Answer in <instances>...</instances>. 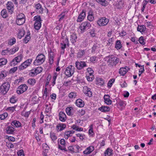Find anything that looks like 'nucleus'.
<instances>
[{"mask_svg":"<svg viewBox=\"0 0 156 156\" xmlns=\"http://www.w3.org/2000/svg\"><path fill=\"white\" fill-rule=\"evenodd\" d=\"M104 59L107 61L108 66L111 67L115 66L119 62V59L113 55L106 57Z\"/></svg>","mask_w":156,"mask_h":156,"instance_id":"f257e3e1","label":"nucleus"},{"mask_svg":"<svg viewBox=\"0 0 156 156\" xmlns=\"http://www.w3.org/2000/svg\"><path fill=\"white\" fill-rule=\"evenodd\" d=\"M57 76V74L56 73L55 74L52 78L51 75H48L45 81V85L48 80V87H50L52 88L55 84V81Z\"/></svg>","mask_w":156,"mask_h":156,"instance_id":"f03ea898","label":"nucleus"},{"mask_svg":"<svg viewBox=\"0 0 156 156\" xmlns=\"http://www.w3.org/2000/svg\"><path fill=\"white\" fill-rule=\"evenodd\" d=\"M91 27L90 23L88 21L83 22L79 27V31L81 33L84 32L86 30L90 29Z\"/></svg>","mask_w":156,"mask_h":156,"instance_id":"7ed1b4c3","label":"nucleus"},{"mask_svg":"<svg viewBox=\"0 0 156 156\" xmlns=\"http://www.w3.org/2000/svg\"><path fill=\"white\" fill-rule=\"evenodd\" d=\"M45 59V57L44 55L42 54H39L34 61V64L35 66L40 65L44 62Z\"/></svg>","mask_w":156,"mask_h":156,"instance_id":"20e7f679","label":"nucleus"},{"mask_svg":"<svg viewBox=\"0 0 156 156\" xmlns=\"http://www.w3.org/2000/svg\"><path fill=\"white\" fill-rule=\"evenodd\" d=\"M25 20V16L23 13H20L17 15L16 22L17 25H20L23 24Z\"/></svg>","mask_w":156,"mask_h":156,"instance_id":"39448f33","label":"nucleus"},{"mask_svg":"<svg viewBox=\"0 0 156 156\" xmlns=\"http://www.w3.org/2000/svg\"><path fill=\"white\" fill-rule=\"evenodd\" d=\"M58 142L60 144L58 145V147L59 149L64 151H67V149L66 147V142L64 139L63 138L60 139H58Z\"/></svg>","mask_w":156,"mask_h":156,"instance_id":"423d86ee","label":"nucleus"},{"mask_svg":"<svg viewBox=\"0 0 156 156\" xmlns=\"http://www.w3.org/2000/svg\"><path fill=\"white\" fill-rule=\"evenodd\" d=\"M10 86V84L9 83H4L0 87V92L4 94H6L9 90Z\"/></svg>","mask_w":156,"mask_h":156,"instance_id":"0eeeda50","label":"nucleus"},{"mask_svg":"<svg viewBox=\"0 0 156 156\" xmlns=\"http://www.w3.org/2000/svg\"><path fill=\"white\" fill-rule=\"evenodd\" d=\"M74 69L75 68L73 66L70 65L66 68L64 73L67 76L69 77L74 73Z\"/></svg>","mask_w":156,"mask_h":156,"instance_id":"6e6552de","label":"nucleus"},{"mask_svg":"<svg viewBox=\"0 0 156 156\" xmlns=\"http://www.w3.org/2000/svg\"><path fill=\"white\" fill-rule=\"evenodd\" d=\"M32 61V59L30 58L27 59L19 66V69L21 70L26 68L30 66Z\"/></svg>","mask_w":156,"mask_h":156,"instance_id":"1a4fd4ad","label":"nucleus"},{"mask_svg":"<svg viewBox=\"0 0 156 156\" xmlns=\"http://www.w3.org/2000/svg\"><path fill=\"white\" fill-rule=\"evenodd\" d=\"M23 56L22 54H20L17 56L15 57L11 62V66H14L20 62L23 59Z\"/></svg>","mask_w":156,"mask_h":156,"instance_id":"9d476101","label":"nucleus"},{"mask_svg":"<svg viewBox=\"0 0 156 156\" xmlns=\"http://www.w3.org/2000/svg\"><path fill=\"white\" fill-rule=\"evenodd\" d=\"M109 22V20L105 17H103L99 19L97 21V23L100 26H103L107 25Z\"/></svg>","mask_w":156,"mask_h":156,"instance_id":"9b49d317","label":"nucleus"},{"mask_svg":"<svg viewBox=\"0 0 156 156\" xmlns=\"http://www.w3.org/2000/svg\"><path fill=\"white\" fill-rule=\"evenodd\" d=\"M48 82H46V84L45 85V88L43 90V98L45 99L46 98L47 96L49 95V92H50L51 87H48Z\"/></svg>","mask_w":156,"mask_h":156,"instance_id":"f8f14e48","label":"nucleus"},{"mask_svg":"<svg viewBox=\"0 0 156 156\" xmlns=\"http://www.w3.org/2000/svg\"><path fill=\"white\" fill-rule=\"evenodd\" d=\"M27 88V86L25 84H22L18 87L16 92L19 94H20L26 91Z\"/></svg>","mask_w":156,"mask_h":156,"instance_id":"ddd939ff","label":"nucleus"},{"mask_svg":"<svg viewBox=\"0 0 156 156\" xmlns=\"http://www.w3.org/2000/svg\"><path fill=\"white\" fill-rule=\"evenodd\" d=\"M34 8L35 11L39 14H42L43 12V8L41 5L40 3L35 4Z\"/></svg>","mask_w":156,"mask_h":156,"instance_id":"4468645a","label":"nucleus"},{"mask_svg":"<svg viewBox=\"0 0 156 156\" xmlns=\"http://www.w3.org/2000/svg\"><path fill=\"white\" fill-rule=\"evenodd\" d=\"M46 107L45 113L47 116H49L51 113L52 105L48 102H46L45 104Z\"/></svg>","mask_w":156,"mask_h":156,"instance_id":"2eb2a0df","label":"nucleus"},{"mask_svg":"<svg viewBox=\"0 0 156 156\" xmlns=\"http://www.w3.org/2000/svg\"><path fill=\"white\" fill-rule=\"evenodd\" d=\"M75 64L76 67L78 69H82L84 67L87 66L86 63L84 61L76 62Z\"/></svg>","mask_w":156,"mask_h":156,"instance_id":"dca6fc26","label":"nucleus"},{"mask_svg":"<svg viewBox=\"0 0 156 156\" xmlns=\"http://www.w3.org/2000/svg\"><path fill=\"white\" fill-rule=\"evenodd\" d=\"M83 91L86 96L89 97L92 96V92L91 89L87 86H85L83 87Z\"/></svg>","mask_w":156,"mask_h":156,"instance_id":"f3484780","label":"nucleus"},{"mask_svg":"<svg viewBox=\"0 0 156 156\" xmlns=\"http://www.w3.org/2000/svg\"><path fill=\"white\" fill-rule=\"evenodd\" d=\"M125 6L124 0H118L116 3L115 6L119 9H122Z\"/></svg>","mask_w":156,"mask_h":156,"instance_id":"a211bd4d","label":"nucleus"},{"mask_svg":"<svg viewBox=\"0 0 156 156\" xmlns=\"http://www.w3.org/2000/svg\"><path fill=\"white\" fill-rule=\"evenodd\" d=\"M86 17L85 11L84 10H83L82 12L79 15L77 21L78 22H80L83 21Z\"/></svg>","mask_w":156,"mask_h":156,"instance_id":"6ab92c4d","label":"nucleus"},{"mask_svg":"<svg viewBox=\"0 0 156 156\" xmlns=\"http://www.w3.org/2000/svg\"><path fill=\"white\" fill-rule=\"evenodd\" d=\"M87 19L90 22L94 20V13L92 10L90 9L89 11L87 16Z\"/></svg>","mask_w":156,"mask_h":156,"instance_id":"aec40b11","label":"nucleus"},{"mask_svg":"<svg viewBox=\"0 0 156 156\" xmlns=\"http://www.w3.org/2000/svg\"><path fill=\"white\" fill-rule=\"evenodd\" d=\"M129 69V68L127 66L121 67L119 69V73L121 75L123 76L126 74Z\"/></svg>","mask_w":156,"mask_h":156,"instance_id":"412c9836","label":"nucleus"},{"mask_svg":"<svg viewBox=\"0 0 156 156\" xmlns=\"http://www.w3.org/2000/svg\"><path fill=\"white\" fill-rule=\"evenodd\" d=\"M94 146H89L83 151V153L86 155L90 154L94 151Z\"/></svg>","mask_w":156,"mask_h":156,"instance_id":"4be33fe9","label":"nucleus"},{"mask_svg":"<svg viewBox=\"0 0 156 156\" xmlns=\"http://www.w3.org/2000/svg\"><path fill=\"white\" fill-rule=\"evenodd\" d=\"M69 44V41L68 39L67 38L64 39L61 43V47L63 51V53H64V49L66 48L67 45H68Z\"/></svg>","mask_w":156,"mask_h":156,"instance_id":"5701e85b","label":"nucleus"},{"mask_svg":"<svg viewBox=\"0 0 156 156\" xmlns=\"http://www.w3.org/2000/svg\"><path fill=\"white\" fill-rule=\"evenodd\" d=\"M6 6L8 11L12 13L14 10L13 4L11 2H8L6 4Z\"/></svg>","mask_w":156,"mask_h":156,"instance_id":"b1692460","label":"nucleus"},{"mask_svg":"<svg viewBox=\"0 0 156 156\" xmlns=\"http://www.w3.org/2000/svg\"><path fill=\"white\" fill-rule=\"evenodd\" d=\"M66 127L65 124L61 123L57 125L56 127V129L58 132L60 131L64 130Z\"/></svg>","mask_w":156,"mask_h":156,"instance_id":"393cba45","label":"nucleus"},{"mask_svg":"<svg viewBox=\"0 0 156 156\" xmlns=\"http://www.w3.org/2000/svg\"><path fill=\"white\" fill-rule=\"evenodd\" d=\"M100 45L97 44H94L92 48V53H97L100 50Z\"/></svg>","mask_w":156,"mask_h":156,"instance_id":"a878e982","label":"nucleus"},{"mask_svg":"<svg viewBox=\"0 0 156 156\" xmlns=\"http://www.w3.org/2000/svg\"><path fill=\"white\" fill-rule=\"evenodd\" d=\"M76 105L79 107L82 108L84 105V101L81 99H77L76 101Z\"/></svg>","mask_w":156,"mask_h":156,"instance_id":"bb28decb","label":"nucleus"},{"mask_svg":"<svg viewBox=\"0 0 156 156\" xmlns=\"http://www.w3.org/2000/svg\"><path fill=\"white\" fill-rule=\"evenodd\" d=\"M74 132L71 130L66 131L65 132L64 137L66 139H68L71 136L72 134L74 133Z\"/></svg>","mask_w":156,"mask_h":156,"instance_id":"cd10ccee","label":"nucleus"},{"mask_svg":"<svg viewBox=\"0 0 156 156\" xmlns=\"http://www.w3.org/2000/svg\"><path fill=\"white\" fill-rule=\"evenodd\" d=\"M59 119L63 122H65L66 119V115L65 113L62 112H60L59 113Z\"/></svg>","mask_w":156,"mask_h":156,"instance_id":"c85d7f7f","label":"nucleus"},{"mask_svg":"<svg viewBox=\"0 0 156 156\" xmlns=\"http://www.w3.org/2000/svg\"><path fill=\"white\" fill-rule=\"evenodd\" d=\"M110 97L108 95H104V98L105 103L107 105H111L112 103V101L110 99Z\"/></svg>","mask_w":156,"mask_h":156,"instance_id":"c756f323","label":"nucleus"},{"mask_svg":"<svg viewBox=\"0 0 156 156\" xmlns=\"http://www.w3.org/2000/svg\"><path fill=\"white\" fill-rule=\"evenodd\" d=\"M122 47V45L120 40H117L115 42V48L117 50L120 49Z\"/></svg>","mask_w":156,"mask_h":156,"instance_id":"7c9ffc66","label":"nucleus"},{"mask_svg":"<svg viewBox=\"0 0 156 156\" xmlns=\"http://www.w3.org/2000/svg\"><path fill=\"white\" fill-rule=\"evenodd\" d=\"M77 96L76 93L75 92H72L68 94V97L71 100L75 99Z\"/></svg>","mask_w":156,"mask_h":156,"instance_id":"2f4dec72","label":"nucleus"},{"mask_svg":"<svg viewBox=\"0 0 156 156\" xmlns=\"http://www.w3.org/2000/svg\"><path fill=\"white\" fill-rule=\"evenodd\" d=\"M8 74L7 71L4 70H2L0 73V79L2 80L5 78Z\"/></svg>","mask_w":156,"mask_h":156,"instance_id":"473e14b6","label":"nucleus"},{"mask_svg":"<svg viewBox=\"0 0 156 156\" xmlns=\"http://www.w3.org/2000/svg\"><path fill=\"white\" fill-rule=\"evenodd\" d=\"M24 30L23 29H19L17 34L18 37L19 39H21L24 35Z\"/></svg>","mask_w":156,"mask_h":156,"instance_id":"72a5a7b5","label":"nucleus"},{"mask_svg":"<svg viewBox=\"0 0 156 156\" xmlns=\"http://www.w3.org/2000/svg\"><path fill=\"white\" fill-rule=\"evenodd\" d=\"M104 80L100 78H97L96 79V84L100 86L103 85L105 83Z\"/></svg>","mask_w":156,"mask_h":156,"instance_id":"f704fd0d","label":"nucleus"},{"mask_svg":"<svg viewBox=\"0 0 156 156\" xmlns=\"http://www.w3.org/2000/svg\"><path fill=\"white\" fill-rule=\"evenodd\" d=\"M36 83V81L34 78L29 79L27 81V83L32 86L34 85Z\"/></svg>","mask_w":156,"mask_h":156,"instance_id":"c9c22d12","label":"nucleus"},{"mask_svg":"<svg viewBox=\"0 0 156 156\" xmlns=\"http://www.w3.org/2000/svg\"><path fill=\"white\" fill-rule=\"evenodd\" d=\"M11 125L14 127H19L21 126V123L19 121L15 120L12 122Z\"/></svg>","mask_w":156,"mask_h":156,"instance_id":"e433bc0d","label":"nucleus"},{"mask_svg":"<svg viewBox=\"0 0 156 156\" xmlns=\"http://www.w3.org/2000/svg\"><path fill=\"white\" fill-rule=\"evenodd\" d=\"M146 29V27L144 25L138 26L137 28V30L142 34L145 31Z\"/></svg>","mask_w":156,"mask_h":156,"instance_id":"4c0bfd02","label":"nucleus"},{"mask_svg":"<svg viewBox=\"0 0 156 156\" xmlns=\"http://www.w3.org/2000/svg\"><path fill=\"white\" fill-rule=\"evenodd\" d=\"M34 20L35 21L34 23H41L42 20L40 16L37 15L34 17Z\"/></svg>","mask_w":156,"mask_h":156,"instance_id":"58836bf2","label":"nucleus"},{"mask_svg":"<svg viewBox=\"0 0 156 156\" xmlns=\"http://www.w3.org/2000/svg\"><path fill=\"white\" fill-rule=\"evenodd\" d=\"M30 31H28L27 32V34L25 38L24 39V41L25 43H27L30 41Z\"/></svg>","mask_w":156,"mask_h":156,"instance_id":"ea45409f","label":"nucleus"},{"mask_svg":"<svg viewBox=\"0 0 156 156\" xmlns=\"http://www.w3.org/2000/svg\"><path fill=\"white\" fill-rule=\"evenodd\" d=\"M14 131V129L12 126H9L6 129V131L7 133L12 134Z\"/></svg>","mask_w":156,"mask_h":156,"instance_id":"a19ab883","label":"nucleus"},{"mask_svg":"<svg viewBox=\"0 0 156 156\" xmlns=\"http://www.w3.org/2000/svg\"><path fill=\"white\" fill-rule=\"evenodd\" d=\"M16 39L14 37H11L8 40V44L9 45H12L16 43Z\"/></svg>","mask_w":156,"mask_h":156,"instance_id":"79ce46f5","label":"nucleus"},{"mask_svg":"<svg viewBox=\"0 0 156 156\" xmlns=\"http://www.w3.org/2000/svg\"><path fill=\"white\" fill-rule=\"evenodd\" d=\"M112 149L108 148L104 152V154L105 156H109L112 155Z\"/></svg>","mask_w":156,"mask_h":156,"instance_id":"37998d69","label":"nucleus"},{"mask_svg":"<svg viewBox=\"0 0 156 156\" xmlns=\"http://www.w3.org/2000/svg\"><path fill=\"white\" fill-rule=\"evenodd\" d=\"M99 109L103 112H108L110 110V108L107 106H102Z\"/></svg>","mask_w":156,"mask_h":156,"instance_id":"c03bdc74","label":"nucleus"},{"mask_svg":"<svg viewBox=\"0 0 156 156\" xmlns=\"http://www.w3.org/2000/svg\"><path fill=\"white\" fill-rule=\"evenodd\" d=\"M115 81V79L114 78L110 79L108 83L107 87L109 88H110L112 87Z\"/></svg>","mask_w":156,"mask_h":156,"instance_id":"a18cd8bd","label":"nucleus"},{"mask_svg":"<svg viewBox=\"0 0 156 156\" xmlns=\"http://www.w3.org/2000/svg\"><path fill=\"white\" fill-rule=\"evenodd\" d=\"M49 56V57H54L55 51L54 49H50L48 50Z\"/></svg>","mask_w":156,"mask_h":156,"instance_id":"49530a36","label":"nucleus"},{"mask_svg":"<svg viewBox=\"0 0 156 156\" xmlns=\"http://www.w3.org/2000/svg\"><path fill=\"white\" fill-rule=\"evenodd\" d=\"M19 50V48L17 46H16L9 49V52L10 54L12 55L14 54L15 52Z\"/></svg>","mask_w":156,"mask_h":156,"instance_id":"de8ad7c7","label":"nucleus"},{"mask_svg":"<svg viewBox=\"0 0 156 156\" xmlns=\"http://www.w3.org/2000/svg\"><path fill=\"white\" fill-rule=\"evenodd\" d=\"M96 1L103 6H106L108 5V3L105 0H96Z\"/></svg>","mask_w":156,"mask_h":156,"instance_id":"09e8293b","label":"nucleus"},{"mask_svg":"<svg viewBox=\"0 0 156 156\" xmlns=\"http://www.w3.org/2000/svg\"><path fill=\"white\" fill-rule=\"evenodd\" d=\"M7 62L6 59L4 58H0V66L5 65Z\"/></svg>","mask_w":156,"mask_h":156,"instance_id":"8fccbe9b","label":"nucleus"},{"mask_svg":"<svg viewBox=\"0 0 156 156\" xmlns=\"http://www.w3.org/2000/svg\"><path fill=\"white\" fill-rule=\"evenodd\" d=\"M138 40L140 44L144 45L145 44V40L144 38V37L141 36Z\"/></svg>","mask_w":156,"mask_h":156,"instance_id":"3c124183","label":"nucleus"},{"mask_svg":"<svg viewBox=\"0 0 156 156\" xmlns=\"http://www.w3.org/2000/svg\"><path fill=\"white\" fill-rule=\"evenodd\" d=\"M38 101V99L36 96L34 95L32 97L31 102L33 104H36Z\"/></svg>","mask_w":156,"mask_h":156,"instance_id":"603ef678","label":"nucleus"},{"mask_svg":"<svg viewBox=\"0 0 156 156\" xmlns=\"http://www.w3.org/2000/svg\"><path fill=\"white\" fill-rule=\"evenodd\" d=\"M50 138L53 142L55 141L57 139V137L54 133H51L50 134Z\"/></svg>","mask_w":156,"mask_h":156,"instance_id":"864d4df0","label":"nucleus"},{"mask_svg":"<svg viewBox=\"0 0 156 156\" xmlns=\"http://www.w3.org/2000/svg\"><path fill=\"white\" fill-rule=\"evenodd\" d=\"M85 54V51L84 50H80L77 53V57L79 58H81Z\"/></svg>","mask_w":156,"mask_h":156,"instance_id":"5fc2aeb1","label":"nucleus"},{"mask_svg":"<svg viewBox=\"0 0 156 156\" xmlns=\"http://www.w3.org/2000/svg\"><path fill=\"white\" fill-rule=\"evenodd\" d=\"M73 109V108L72 107H68L66 109V111L68 115H71V111Z\"/></svg>","mask_w":156,"mask_h":156,"instance_id":"6e6d98bb","label":"nucleus"},{"mask_svg":"<svg viewBox=\"0 0 156 156\" xmlns=\"http://www.w3.org/2000/svg\"><path fill=\"white\" fill-rule=\"evenodd\" d=\"M70 38L71 42L74 43L76 41V40L77 39V37L75 34H73L71 35Z\"/></svg>","mask_w":156,"mask_h":156,"instance_id":"4d7b16f0","label":"nucleus"},{"mask_svg":"<svg viewBox=\"0 0 156 156\" xmlns=\"http://www.w3.org/2000/svg\"><path fill=\"white\" fill-rule=\"evenodd\" d=\"M118 107L119 108V106L120 107L121 109H122L124 108L125 105V104L124 102L122 101L121 100L118 102Z\"/></svg>","mask_w":156,"mask_h":156,"instance_id":"13d9d810","label":"nucleus"},{"mask_svg":"<svg viewBox=\"0 0 156 156\" xmlns=\"http://www.w3.org/2000/svg\"><path fill=\"white\" fill-rule=\"evenodd\" d=\"M9 50L6 49L2 50L1 52V54L2 55H10V52H9Z\"/></svg>","mask_w":156,"mask_h":156,"instance_id":"bf43d9fd","label":"nucleus"},{"mask_svg":"<svg viewBox=\"0 0 156 156\" xmlns=\"http://www.w3.org/2000/svg\"><path fill=\"white\" fill-rule=\"evenodd\" d=\"M89 129L88 131V134L90 136H92L94 134V132L93 130V126L91 125L90 126Z\"/></svg>","mask_w":156,"mask_h":156,"instance_id":"052dcab7","label":"nucleus"},{"mask_svg":"<svg viewBox=\"0 0 156 156\" xmlns=\"http://www.w3.org/2000/svg\"><path fill=\"white\" fill-rule=\"evenodd\" d=\"M86 78L88 81H91L94 78L93 75H86Z\"/></svg>","mask_w":156,"mask_h":156,"instance_id":"680f3d73","label":"nucleus"},{"mask_svg":"<svg viewBox=\"0 0 156 156\" xmlns=\"http://www.w3.org/2000/svg\"><path fill=\"white\" fill-rule=\"evenodd\" d=\"M16 106L9 107L7 108L6 110L11 113L13 112L15 110Z\"/></svg>","mask_w":156,"mask_h":156,"instance_id":"e2e57ef3","label":"nucleus"},{"mask_svg":"<svg viewBox=\"0 0 156 156\" xmlns=\"http://www.w3.org/2000/svg\"><path fill=\"white\" fill-rule=\"evenodd\" d=\"M76 136L79 137L80 139L82 140H83L85 137L84 135L80 133H76Z\"/></svg>","mask_w":156,"mask_h":156,"instance_id":"0e129e2a","label":"nucleus"},{"mask_svg":"<svg viewBox=\"0 0 156 156\" xmlns=\"http://www.w3.org/2000/svg\"><path fill=\"white\" fill-rule=\"evenodd\" d=\"M8 114L7 112H5L3 114L0 115V119L1 120H4L7 117Z\"/></svg>","mask_w":156,"mask_h":156,"instance_id":"69168bd1","label":"nucleus"},{"mask_svg":"<svg viewBox=\"0 0 156 156\" xmlns=\"http://www.w3.org/2000/svg\"><path fill=\"white\" fill-rule=\"evenodd\" d=\"M29 75L30 76H34L37 74L36 72V71L34 69H33L30 70V72L29 73Z\"/></svg>","mask_w":156,"mask_h":156,"instance_id":"338daca9","label":"nucleus"},{"mask_svg":"<svg viewBox=\"0 0 156 156\" xmlns=\"http://www.w3.org/2000/svg\"><path fill=\"white\" fill-rule=\"evenodd\" d=\"M17 99L14 96H12L10 99V101L12 103H15L16 102Z\"/></svg>","mask_w":156,"mask_h":156,"instance_id":"774afa93","label":"nucleus"}]
</instances>
